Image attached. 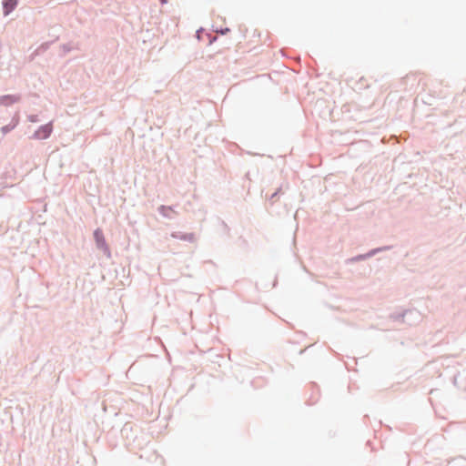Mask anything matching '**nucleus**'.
I'll use <instances>...</instances> for the list:
<instances>
[{
  "instance_id": "nucleus-1",
  "label": "nucleus",
  "mask_w": 466,
  "mask_h": 466,
  "mask_svg": "<svg viewBox=\"0 0 466 466\" xmlns=\"http://www.w3.org/2000/svg\"><path fill=\"white\" fill-rule=\"evenodd\" d=\"M52 132L51 125H45L41 127L35 134V137L38 139L47 138Z\"/></svg>"
},
{
  "instance_id": "nucleus-2",
  "label": "nucleus",
  "mask_w": 466,
  "mask_h": 466,
  "mask_svg": "<svg viewBox=\"0 0 466 466\" xmlns=\"http://www.w3.org/2000/svg\"><path fill=\"white\" fill-rule=\"evenodd\" d=\"M18 5V0H4L3 1V13L8 15Z\"/></svg>"
},
{
  "instance_id": "nucleus-3",
  "label": "nucleus",
  "mask_w": 466,
  "mask_h": 466,
  "mask_svg": "<svg viewBox=\"0 0 466 466\" xmlns=\"http://www.w3.org/2000/svg\"><path fill=\"white\" fill-rule=\"evenodd\" d=\"M19 100V96L15 95H6L0 96V105L7 106Z\"/></svg>"
},
{
  "instance_id": "nucleus-4",
  "label": "nucleus",
  "mask_w": 466,
  "mask_h": 466,
  "mask_svg": "<svg viewBox=\"0 0 466 466\" xmlns=\"http://www.w3.org/2000/svg\"><path fill=\"white\" fill-rule=\"evenodd\" d=\"M13 127H14V126H12V127L5 126V127H2V132H3L4 134H5V133H7L9 130H11Z\"/></svg>"
},
{
  "instance_id": "nucleus-5",
  "label": "nucleus",
  "mask_w": 466,
  "mask_h": 466,
  "mask_svg": "<svg viewBox=\"0 0 466 466\" xmlns=\"http://www.w3.org/2000/svg\"><path fill=\"white\" fill-rule=\"evenodd\" d=\"M95 237L98 240L100 238V237H102V232L100 230H96L95 231Z\"/></svg>"
},
{
  "instance_id": "nucleus-6",
  "label": "nucleus",
  "mask_w": 466,
  "mask_h": 466,
  "mask_svg": "<svg viewBox=\"0 0 466 466\" xmlns=\"http://www.w3.org/2000/svg\"><path fill=\"white\" fill-rule=\"evenodd\" d=\"M205 31H197V37L198 39H201V34L204 33Z\"/></svg>"
},
{
  "instance_id": "nucleus-7",
  "label": "nucleus",
  "mask_w": 466,
  "mask_h": 466,
  "mask_svg": "<svg viewBox=\"0 0 466 466\" xmlns=\"http://www.w3.org/2000/svg\"><path fill=\"white\" fill-rule=\"evenodd\" d=\"M161 4H167V0H160Z\"/></svg>"
}]
</instances>
